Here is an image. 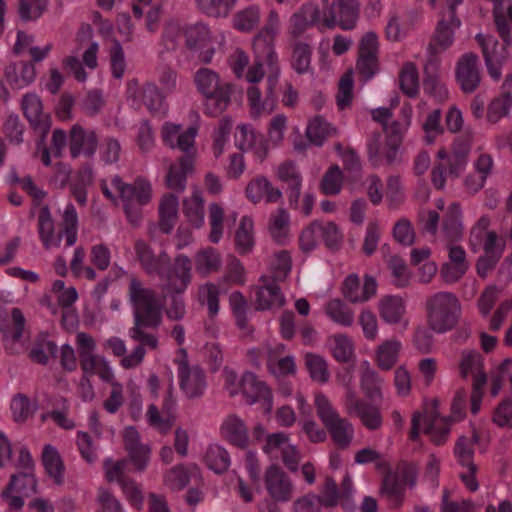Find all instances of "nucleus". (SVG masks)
<instances>
[{
  "label": "nucleus",
  "mask_w": 512,
  "mask_h": 512,
  "mask_svg": "<svg viewBox=\"0 0 512 512\" xmlns=\"http://www.w3.org/2000/svg\"><path fill=\"white\" fill-rule=\"evenodd\" d=\"M151 184L144 178L138 177L133 184H128L122 191V202L140 203L145 205L151 200Z\"/></svg>",
  "instance_id": "obj_34"
},
{
  "label": "nucleus",
  "mask_w": 512,
  "mask_h": 512,
  "mask_svg": "<svg viewBox=\"0 0 512 512\" xmlns=\"http://www.w3.org/2000/svg\"><path fill=\"white\" fill-rule=\"evenodd\" d=\"M315 407L318 417L325 425L333 442L339 448H347L353 439L354 429L352 424L346 418L339 416L328 398L323 394H318L315 397Z\"/></svg>",
  "instance_id": "obj_6"
},
{
  "label": "nucleus",
  "mask_w": 512,
  "mask_h": 512,
  "mask_svg": "<svg viewBox=\"0 0 512 512\" xmlns=\"http://www.w3.org/2000/svg\"><path fill=\"white\" fill-rule=\"evenodd\" d=\"M25 325L26 319L21 309L14 307L11 309V326L3 328L1 331L4 337H10L12 341L18 342L23 336Z\"/></svg>",
  "instance_id": "obj_63"
},
{
  "label": "nucleus",
  "mask_w": 512,
  "mask_h": 512,
  "mask_svg": "<svg viewBox=\"0 0 512 512\" xmlns=\"http://www.w3.org/2000/svg\"><path fill=\"white\" fill-rule=\"evenodd\" d=\"M198 7L212 17H225L229 14L236 0H196Z\"/></svg>",
  "instance_id": "obj_51"
},
{
  "label": "nucleus",
  "mask_w": 512,
  "mask_h": 512,
  "mask_svg": "<svg viewBox=\"0 0 512 512\" xmlns=\"http://www.w3.org/2000/svg\"><path fill=\"white\" fill-rule=\"evenodd\" d=\"M376 291V280L369 275L364 277L362 287H360V280L356 274L347 276L342 284L343 296L351 303L366 302L376 294Z\"/></svg>",
  "instance_id": "obj_17"
},
{
  "label": "nucleus",
  "mask_w": 512,
  "mask_h": 512,
  "mask_svg": "<svg viewBox=\"0 0 512 512\" xmlns=\"http://www.w3.org/2000/svg\"><path fill=\"white\" fill-rule=\"evenodd\" d=\"M378 307L381 318L390 324L398 323L405 313V302L399 296L386 295L382 297Z\"/></svg>",
  "instance_id": "obj_33"
},
{
  "label": "nucleus",
  "mask_w": 512,
  "mask_h": 512,
  "mask_svg": "<svg viewBox=\"0 0 512 512\" xmlns=\"http://www.w3.org/2000/svg\"><path fill=\"white\" fill-rule=\"evenodd\" d=\"M388 267L391 270L393 284L399 288L408 286L410 273L404 260L399 256H391L388 260Z\"/></svg>",
  "instance_id": "obj_56"
},
{
  "label": "nucleus",
  "mask_w": 512,
  "mask_h": 512,
  "mask_svg": "<svg viewBox=\"0 0 512 512\" xmlns=\"http://www.w3.org/2000/svg\"><path fill=\"white\" fill-rule=\"evenodd\" d=\"M475 39L481 47L484 58L489 57L496 63H505L508 58L507 49L510 45H506L505 42H503L502 45H499L498 41L493 36L484 35L482 33H478L475 36Z\"/></svg>",
  "instance_id": "obj_32"
},
{
  "label": "nucleus",
  "mask_w": 512,
  "mask_h": 512,
  "mask_svg": "<svg viewBox=\"0 0 512 512\" xmlns=\"http://www.w3.org/2000/svg\"><path fill=\"white\" fill-rule=\"evenodd\" d=\"M194 82L198 92L205 99L204 110L207 115L216 117L227 109L234 85L221 80L219 75L209 68H200L194 75Z\"/></svg>",
  "instance_id": "obj_2"
},
{
  "label": "nucleus",
  "mask_w": 512,
  "mask_h": 512,
  "mask_svg": "<svg viewBox=\"0 0 512 512\" xmlns=\"http://www.w3.org/2000/svg\"><path fill=\"white\" fill-rule=\"evenodd\" d=\"M96 512H123V505L111 489L100 486L95 498Z\"/></svg>",
  "instance_id": "obj_47"
},
{
  "label": "nucleus",
  "mask_w": 512,
  "mask_h": 512,
  "mask_svg": "<svg viewBox=\"0 0 512 512\" xmlns=\"http://www.w3.org/2000/svg\"><path fill=\"white\" fill-rule=\"evenodd\" d=\"M453 18L441 19L435 28L427 47L428 59L439 60L437 56L449 49L454 42V33L460 26L454 25Z\"/></svg>",
  "instance_id": "obj_16"
},
{
  "label": "nucleus",
  "mask_w": 512,
  "mask_h": 512,
  "mask_svg": "<svg viewBox=\"0 0 512 512\" xmlns=\"http://www.w3.org/2000/svg\"><path fill=\"white\" fill-rule=\"evenodd\" d=\"M253 220L249 216H243L235 234V244L240 254H247L254 245Z\"/></svg>",
  "instance_id": "obj_41"
},
{
  "label": "nucleus",
  "mask_w": 512,
  "mask_h": 512,
  "mask_svg": "<svg viewBox=\"0 0 512 512\" xmlns=\"http://www.w3.org/2000/svg\"><path fill=\"white\" fill-rule=\"evenodd\" d=\"M186 46L190 50L204 49L209 42V30L206 25L197 23L187 26L184 30Z\"/></svg>",
  "instance_id": "obj_46"
},
{
  "label": "nucleus",
  "mask_w": 512,
  "mask_h": 512,
  "mask_svg": "<svg viewBox=\"0 0 512 512\" xmlns=\"http://www.w3.org/2000/svg\"><path fill=\"white\" fill-rule=\"evenodd\" d=\"M22 109L31 126L41 131V142H43L50 129L51 120L50 116L42 111L40 97L34 93L26 94L22 99Z\"/></svg>",
  "instance_id": "obj_21"
},
{
  "label": "nucleus",
  "mask_w": 512,
  "mask_h": 512,
  "mask_svg": "<svg viewBox=\"0 0 512 512\" xmlns=\"http://www.w3.org/2000/svg\"><path fill=\"white\" fill-rule=\"evenodd\" d=\"M291 67L297 74H305L310 70L312 47L299 39L290 38Z\"/></svg>",
  "instance_id": "obj_28"
},
{
  "label": "nucleus",
  "mask_w": 512,
  "mask_h": 512,
  "mask_svg": "<svg viewBox=\"0 0 512 512\" xmlns=\"http://www.w3.org/2000/svg\"><path fill=\"white\" fill-rule=\"evenodd\" d=\"M194 164L193 153L183 154L177 162L172 163L165 177L167 187L176 192H183L187 176L194 172Z\"/></svg>",
  "instance_id": "obj_22"
},
{
  "label": "nucleus",
  "mask_w": 512,
  "mask_h": 512,
  "mask_svg": "<svg viewBox=\"0 0 512 512\" xmlns=\"http://www.w3.org/2000/svg\"><path fill=\"white\" fill-rule=\"evenodd\" d=\"M165 96L159 87L152 82L145 83L141 89L142 102L150 111H158Z\"/></svg>",
  "instance_id": "obj_57"
},
{
  "label": "nucleus",
  "mask_w": 512,
  "mask_h": 512,
  "mask_svg": "<svg viewBox=\"0 0 512 512\" xmlns=\"http://www.w3.org/2000/svg\"><path fill=\"white\" fill-rule=\"evenodd\" d=\"M326 314L337 324L351 326L354 322L353 311L340 299L329 301L325 307Z\"/></svg>",
  "instance_id": "obj_44"
},
{
  "label": "nucleus",
  "mask_w": 512,
  "mask_h": 512,
  "mask_svg": "<svg viewBox=\"0 0 512 512\" xmlns=\"http://www.w3.org/2000/svg\"><path fill=\"white\" fill-rule=\"evenodd\" d=\"M261 281L263 285L256 290V309L268 310L283 306L285 298L275 279L270 280L262 276Z\"/></svg>",
  "instance_id": "obj_24"
},
{
  "label": "nucleus",
  "mask_w": 512,
  "mask_h": 512,
  "mask_svg": "<svg viewBox=\"0 0 512 512\" xmlns=\"http://www.w3.org/2000/svg\"><path fill=\"white\" fill-rule=\"evenodd\" d=\"M332 354L337 361L348 363L354 356L351 340L345 335H335L333 337Z\"/></svg>",
  "instance_id": "obj_64"
},
{
  "label": "nucleus",
  "mask_w": 512,
  "mask_h": 512,
  "mask_svg": "<svg viewBox=\"0 0 512 512\" xmlns=\"http://www.w3.org/2000/svg\"><path fill=\"white\" fill-rule=\"evenodd\" d=\"M344 407L347 414L357 417L366 429L376 431L381 428L383 418L377 406L350 393V401L344 402Z\"/></svg>",
  "instance_id": "obj_12"
},
{
  "label": "nucleus",
  "mask_w": 512,
  "mask_h": 512,
  "mask_svg": "<svg viewBox=\"0 0 512 512\" xmlns=\"http://www.w3.org/2000/svg\"><path fill=\"white\" fill-rule=\"evenodd\" d=\"M42 462L47 474L54 480L57 485L64 482V464L57 450L46 445L42 453Z\"/></svg>",
  "instance_id": "obj_35"
},
{
  "label": "nucleus",
  "mask_w": 512,
  "mask_h": 512,
  "mask_svg": "<svg viewBox=\"0 0 512 512\" xmlns=\"http://www.w3.org/2000/svg\"><path fill=\"white\" fill-rule=\"evenodd\" d=\"M245 194L254 204L260 203L263 199L266 203H277L283 197L282 191L263 175L256 176L248 182Z\"/></svg>",
  "instance_id": "obj_18"
},
{
  "label": "nucleus",
  "mask_w": 512,
  "mask_h": 512,
  "mask_svg": "<svg viewBox=\"0 0 512 512\" xmlns=\"http://www.w3.org/2000/svg\"><path fill=\"white\" fill-rule=\"evenodd\" d=\"M460 374L463 378H467L468 375H474L477 372L482 371V356L479 352L470 350L463 351L461 361L459 364Z\"/></svg>",
  "instance_id": "obj_59"
},
{
  "label": "nucleus",
  "mask_w": 512,
  "mask_h": 512,
  "mask_svg": "<svg viewBox=\"0 0 512 512\" xmlns=\"http://www.w3.org/2000/svg\"><path fill=\"white\" fill-rule=\"evenodd\" d=\"M401 343L397 340H387L376 351L377 365L382 370H390L398 359Z\"/></svg>",
  "instance_id": "obj_39"
},
{
  "label": "nucleus",
  "mask_w": 512,
  "mask_h": 512,
  "mask_svg": "<svg viewBox=\"0 0 512 512\" xmlns=\"http://www.w3.org/2000/svg\"><path fill=\"white\" fill-rule=\"evenodd\" d=\"M98 139L93 130H86L79 124L72 126L69 133V148L73 158L81 153L92 157L97 149Z\"/></svg>",
  "instance_id": "obj_20"
},
{
  "label": "nucleus",
  "mask_w": 512,
  "mask_h": 512,
  "mask_svg": "<svg viewBox=\"0 0 512 512\" xmlns=\"http://www.w3.org/2000/svg\"><path fill=\"white\" fill-rule=\"evenodd\" d=\"M377 51V35L372 31L365 33L360 41L359 58L356 66L357 71L365 81L371 79L377 72Z\"/></svg>",
  "instance_id": "obj_13"
},
{
  "label": "nucleus",
  "mask_w": 512,
  "mask_h": 512,
  "mask_svg": "<svg viewBox=\"0 0 512 512\" xmlns=\"http://www.w3.org/2000/svg\"><path fill=\"white\" fill-rule=\"evenodd\" d=\"M305 365L313 381L324 384L329 380L328 364L322 356L307 353L305 355Z\"/></svg>",
  "instance_id": "obj_43"
},
{
  "label": "nucleus",
  "mask_w": 512,
  "mask_h": 512,
  "mask_svg": "<svg viewBox=\"0 0 512 512\" xmlns=\"http://www.w3.org/2000/svg\"><path fill=\"white\" fill-rule=\"evenodd\" d=\"M178 377L180 389L187 398L195 399L204 394L206 379L204 371L199 366L190 367L186 359L181 360L178 364Z\"/></svg>",
  "instance_id": "obj_14"
},
{
  "label": "nucleus",
  "mask_w": 512,
  "mask_h": 512,
  "mask_svg": "<svg viewBox=\"0 0 512 512\" xmlns=\"http://www.w3.org/2000/svg\"><path fill=\"white\" fill-rule=\"evenodd\" d=\"M278 27L279 16L276 11H271L266 25L253 39V50L259 59L268 60L269 63L275 62L276 51L274 48V40L278 33Z\"/></svg>",
  "instance_id": "obj_10"
},
{
  "label": "nucleus",
  "mask_w": 512,
  "mask_h": 512,
  "mask_svg": "<svg viewBox=\"0 0 512 512\" xmlns=\"http://www.w3.org/2000/svg\"><path fill=\"white\" fill-rule=\"evenodd\" d=\"M512 106V76L506 78L502 85L501 94L494 98L487 108L486 117L488 122L497 123L501 118L509 114Z\"/></svg>",
  "instance_id": "obj_25"
},
{
  "label": "nucleus",
  "mask_w": 512,
  "mask_h": 512,
  "mask_svg": "<svg viewBox=\"0 0 512 512\" xmlns=\"http://www.w3.org/2000/svg\"><path fill=\"white\" fill-rule=\"evenodd\" d=\"M260 21V11L256 6H249L238 11L233 19L234 27L243 32L253 30Z\"/></svg>",
  "instance_id": "obj_50"
},
{
  "label": "nucleus",
  "mask_w": 512,
  "mask_h": 512,
  "mask_svg": "<svg viewBox=\"0 0 512 512\" xmlns=\"http://www.w3.org/2000/svg\"><path fill=\"white\" fill-rule=\"evenodd\" d=\"M57 351L58 347L55 342L42 338L36 341L30 351V357L33 361L46 365L48 363L49 356L56 357Z\"/></svg>",
  "instance_id": "obj_52"
},
{
  "label": "nucleus",
  "mask_w": 512,
  "mask_h": 512,
  "mask_svg": "<svg viewBox=\"0 0 512 512\" xmlns=\"http://www.w3.org/2000/svg\"><path fill=\"white\" fill-rule=\"evenodd\" d=\"M128 298L133 311V326L129 329V336L139 345L131 354L121 360L126 369L138 366L144 359L145 348L156 349L158 340L152 332L162 323V303L157 293L147 286L135 275H131L128 283Z\"/></svg>",
  "instance_id": "obj_1"
},
{
  "label": "nucleus",
  "mask_w": 512,
  "mask_h": 512,
  "mask_svg": "<svg viewBox=\"0 0 512 512\" xmlns=\"http://www.w3.org/2000/svg\"><path fill=\"white\" fill-rule=\"evenodd\" d=\"M11 410L14 421L18 423L25 422L34 414L29 398L21 393L16 394L11 401Z\"/></svg>",
  "instance_id": "obj_58"
},
{
  "label": "nucleus",
  "mask_w": 512,
  "mask_h": 512,
  "mask_svg": "<svg viewBox=\"0 0 512 512\" xmlns=\"http://www.w3.org/2000/svg\"><path fill=\"white\" fill-rule=\"evenodd\" d=\"M423 418L425 424L424 433L436 445H442L447 441L452 424L451 417H441L438 410L426 411L424 416L420 412H414L411 420L410 439L416 441L420 434V422Z\"/></svg>",
  "instance_id": "obj_8"
},
{
  "label": "nucleus",
  "mask_w": 512,
  "mask_h": 512,
  "mask_svg": "<svg viewBox=\"0 0 512 512\" xmlns=\"http://www.w3.org/2000/svg\"><path fill=\"white\" fill-rule=\"evenodd\" d=\"M478 61V55L469 52L463 54L457 62L456 79L464 93L474 92L481 82Z\"/></svg>",
  "instance_id": "obj_15"
},
{
  "label": "nucleus",
  "mask_w": 512,
  "mask_h": 512,
  "mask_svg": "<svg viewBox=\"0 0 512 512\" xmlns=\"http://www.w3.org/2000/svg\"><path fill=\"white\" fill-rule=\"evenodd\" d=\"M241 392L246 398L248 404H254L257 401L264 400L268 404V410L271 407L272 394L266 384L257 379L252 372H245L240 380Z\"/></svg>",
  "instance_id": "obj_23"
},
{
  "label": "nucleus",
  "mask_w": 512,
  "mask_h": 512,
  "mask_svg": "<svg viewBox=\"0 0 512 512\" xmlns=\"http://www.w3.org/2000/svg\"><path fill=\"white\" fill-rule=\"evenodd\" d=\"M360 13L358 0H335L325 14L323 22L327 28L339 25L343 30H351L356 26Z\"/></svg>",
  "instance_id": "obj_9"
},
{
  "label": "nucleus",
  "mask_w": 512,
  "mask_h": 512,
  "mask_svg": "<svg viewBox=\"0 0 512 512\" xmlns=\"http://www.w3.org/2000/svg\"><path fill=\"white\" fill-rule=\"evenodd\" d=\"M178 216V197L172 193L164 195L159 205V228L169 234L174 228Z\"/></svg>",
  "instance_id": "obj_29"
},
{
  "label": "nucleus",
  "mask_w": 512,
  "mask_h": 512,
  "mask_svg": "<svg viewBox=\"0 0 512 512\" xmlns=\"http://www.w3.org/2000/svg\"><path fill=\"white\" fill-rule=\"evenodd\" d=\"M319 234L329 250H338L343 241V235L334 222L322 224L319 222Z\"/></svg>",
  "instance_id": "obj_60"
},
{
  "label": "nucleus",
  "mask_w": 512,
  "mask_h": 512,
  "mask_svg": "<svg viewBox=\"0 0 512 512\" xmlns=\"http://www.w3.org/2000/svg\"><path fill=\"white\" fill-rule=\"evenodd\" d=\"M134 251L140 267L147 275H157L166 282L168 273H173L171 259L168 253L162 249H155L143 239H137L134 243Z\"/></svg>",
  "instance_id": "obj_7"
},
{
  "label": "nucleus",
  "mask_w": 512,
  "mask_h": 512,
  "mask_svg": "<svg viewBox=\"0 0 512 512\" xmlns=\"http://www.w3.org/2000/svg\"><path fill=\"white\" fill-rule=\"evenodd\" d=\"M454 455L462 466H466L472 472L477 470L476 465L473 463L474 448L471 446V441L466 436H460L454 447Z\"/></svg>",
  "instance_id": "obj_53"
},
{
  "label": "nucleus",
  "mask_w": 512,
  "mask_h": 512,
  "mask_svg": "<svg viewBox=\"0 0 512 512\" xmlns=\"http://www.w3.org/2000/svg\"><path fill=\"white\" fill-rule=\"evenodd\" d=\"M48 0H19V15L23 21L38 19L47 8Z\"/></svg>",
  "instance_id": "obj_61"
},
{
  "label": "nucleus",
  "mask_w": 512,
  "mask_h": 512,
  "mask_svg": "<svg viewBox=\"0 0 512 512\" xmlns=\"http://www.w3.org/2000/svg\"><path fill=\"white\" fill-rule=\"evenodd\" d=\"M335 133L336 129L322 116H315L309 122L306 129V136L309 139V143L315 146H322L324 141Z\"/></svg>",
  "instance_id": "obj_36"
},
{
  "label": "nucleus",
  "mask_w": 512,
  "mask_h": 512,
  "mask_svg": "<svg viewBox=\"0 0 512 512\" xmlns=\"http://www.w3.org/2000/svg\"><path fill=\"white\" fill-rule=\"evenodd\" d=\"M121 481L120 488L127 501L135 509L141 510L144 503L141 486L132 478Z\"/></svg>",
  "instance_id": "obj_62"
},
{
  "label": "nucleus",
  "mask_w": 512,
  "mask_h": 512,
  "mask_svg": "<svg viewBox=\"0 0 512 512\" xmlns=\"http://www.w3.org/2000/svg\"><path fill=\"white\" fill-rule=\"evenodd\" d=\"M461 207L454 202L448 206L443 220V231L450 241H457L462 236Z\"/></svg>",
  "instance_id": "obj_37"
},
{
  "label": "nucleus",
  "mask_w": 512,
  "mask_h": 512,
  "mask_svg": "<svg viewBox=\"0 0 512 512\" xmlns=\"http://www.w3.org/2000/svg\"><path fill=\"white\" fill-rule=\"evenodd\" d=\"M320 18V10L312 2L303 4L289 20L288 34L290 38L298 39L310 27H313Z\"/></svg>",
  "instance_id": "obj_19"
},
{
  "label": "nucleus",
  "mask_w": 512,
  "mask_h": 512,
  "mask_svg": "<svg viewBox=\"0 0 512 512\" xmlns=\"http://www.w3.org/2000/svg\"><path fill=\"white\" fill-rule=\"evenodd\" d=\"M183 212L185 216L188 218L189 222L196 228H199L203 225V199L198 191L194 192L190 198L184 199Z\"/></svg>",
  "instance_id": "obj_45"
},
{
  "label": "nucleus",
  "mask_w": 512,
  "mask_h": 512,
  "mask_svg": "<svg viewBox=\"0 0 512 512\" xmlns=\"http://www.w3.org/2000/svg\"><path fill=\"white\" fill-rule=\"evenodd\" d=\"M8 486L9 489L28 497L36 492L37 482L34 473L27 471L12 474Z\"/></svg>",
  "instance_id": "obj_49"
},
{
  "label": "nucleus",
  "mask_w": 512,
  "mask_h": 512,
  "mask_svg": "<svg viewBox=\"0 0 512 512\" xmlns=\"http://www.w3.org/2000/svg\"><path fill=\"white\" fill-rule=\"evenodd\" d=\"M265 488L276 502H288L292 499L294 485L288 475L276 464L270 465L264 474Z\"/></svg>",
  "instance_id": "obj_11"
},
{
  "label": "nucleus",
  "mask_w": 512,
  "mask_h": 512,
  "mask_svg": "<svg viewBox=\"0 0 512 512\" xmlns=\"http://www.w3.org/2000/svg\"><path fill=\"white\" fill-rule=\"evenodd\" d=\"M290 217L284 208H278L270 218L269 231L277 243H284L289 233Z\"/></svg>",
  "instance_id": "obj_42"
},
{
  "label": "nucleus",
  "mask_w": 512,
  "mask_h": 512,
  "mask_svg": "<svg viewBox=\"0 0 512 512\" xmlns=\"http://www.w3.org/2000/svg\"><path fill=\"white\" fill-rule=\"evenodd\" d=\"M427 322L434 332L445 333L452 330L461 317V303L452 292H437L425 303Z\"/></svg>",
  "instance_id": "obj_4"
},
{
  "label": "nucleus",
  "mask_w": 512,
  "mask_h": 512,
  "mask_svg": "<svg viewBox=\"0 0 512 512\" xmlns=\"http://www.w3.org/2000/svg\"><path fill=\"white\" fill-rule=\"evenodd\" d=\"M38 232L43 246L46 249L60 245L62 233L55 234L54 222L48 206H44L40 209L38 216Z\"/></svg>",
  "instance_id": "obj_30"
},
{
  "label": "nucleus",
  "mask_w": 512,
  "mask_h": 512,
  "mask_svg": "<svg viewBox=\"0 0 512 512\" xmlns=\"http://www.w3.org/2000/svg\"><path fill=\"white\" fill-rule=\"evenodd\" d=\"M471 150L469 139H457L452 148L451 154L445 150L437 153L439 161L432 170V183L437 189L445 185L446 177L457 179L465 170L468 163V156Z\"/></svg>",
  "instance_id": "obj_5"
},
{
  "label": "nucleus",
  "mask_w": 512,
  "mask_h": 512,
  "mask_svg": "<svg viewBox=\"0 0 512 512\" xmlns=\"http://www.w3.org/2000/svg\"><path fill=\"white\" fill-rule=\"evenodd\" d=\"M399 78L402 92L409 97H415L419 90L418 71L415 64L406 63Z\"/></svg>",
  "instance_id": "obj_48"
},
{
  "label": "nucleus",
  "mask_w": 512,
  "mask_h": 512,
  "mask_svg": "<svg viewBox=\"0 0 512 512\" xmlns=\"http://www.w3.org/2000/svg\"><path fill=\"white\" fill-rule=\"evenodd\" d=\"M439 60H427L424 65L423 89L432 95L437 101H445L448 98V91L438 81Z\"/></svg>",
  "instance_id": "obj_26"
},
{
  "label": "nucleus",
  "mask_w": 512,
  "mask_h": 512,
  "mask_svg": "<svg viewBox=\"0 0 512 512\" xmlns=\"http://www.w3.org/2000/svg\"><path fill=\"white\" fill-rule=\"evenodd\" d=\"M191 268V261L187 256H177L173 273H168L166 282L161 286L163 296H170V303L166 309V315L170 320L179 321L186 314V306L181 294L191 282Z\"/></svg>",
  "instance_id": "obj_3"
},
{
  "label": "nucleus",
  "mask_w": 512,
  "mask_h": 512,
  "mask_svg": "<svg viewBox=\"0 0 512 512\" xmlns=\"http://www.w3.org/2000/svg\"><path fill=\"white\" fill-rule=\"evenodd\" d=\"M220 267L221 257L214 248L208 247L199 251L195 256V269L203 277L218 271Z\"/></svg>",
  "instance_id": "obj_38"
},
{
  "label": "nucleus",
  "mask_w": 512,
  "mask_h": 512,
  "mask_svg": "<svg viewBox=\"0 0 512 512\" xmlns=\"http://www.w3.org/2000/svg\"><path fill=\"white\" fill-rule=\"evenodd\" d=\"M343 175L342 171L337 165L330 167L320 183L322 192L326 195H336L341 191Z\"/></svg>",
  "instance_id": "obj_54"
},
{
  "label": "nucleus",
  "mask_w": 512,
  "mask_h": 512,
  "mask_svg": "<svg viewBox=\"0 0 512 512\" xmlns=\"http://www.w3.org/2000/svg\"><path fill=\"white\" fill-rule=\"evenodd\" d=\"M383 379L370 367L368 361L361 364L360 387L369 400L382 397L381 386Z\"/></svg>",
  "instance_id": "obj_31"
},
{
  "label": "nucleus",
  "mask_w": 512,
  "mask_h": 512,
  "mask_svg": "<svg viewBox=\"0 0 512 512\" xmlns=\"http://www.w3.org/2000/svg\"><path fill=\"white\" fill-rule=\"evenodd\" d=\"M204 461L207 467L216 474L225 472L230 466V457L228 452L219 445H211L208 447Z\"/></svg>",
  "instance_id": "obj_40"
},
{
  "label": "nucleus",
  "mask_w": 512,
  "mask_h": 512,
  "mask_svg": "<svg viewBox=\"0 0 512 512\" xmlns=\"http://www.w3.org/2000/svg\"><path fill=\"white\" fill-rule=\"evenodd\" d=\"M199 302L206 304L208 307L209 315L214 317L219 311V290L213 283H206L199 287L198 290Z\"/></svg>",
  "instance_id": "obj_55"
},
{
  "label": "nucleus",
  "mask_w": 512,
  "mask_h": 512,
  "mask_svg": "<svg viewBox=\"0 0 512 512\" xmlns=\"http://www.w3.org/2000/svg\"><path fill=\"white\" fill-rule=\"evenodd\" d=\"M222 435L231 444L240 448L248 445V431L245 423L237 415H229L221 426Z\"/></svg>",
  "instance_id": "obj_27"
}]
</instances>
